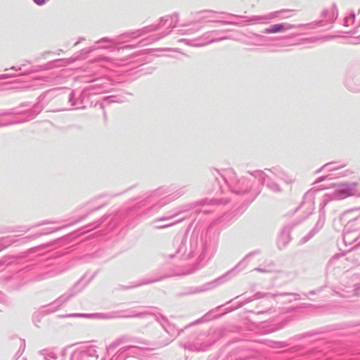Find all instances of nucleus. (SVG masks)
<instances>
[{
    "instance_id": "1",
    "label": "nucleus",
    "mask_w": 360,
    "mask_h": 360,
    "mask_svg": "<svg viewBox=\"0 0 360 360\" xmlns=\"http://www.w3.org/2000/svg\"><path fill=\"white\" fill-rule=\"evenodd\" d=\"M288 29V27H285L283 24H276L270 26L269 27L266 29V33H276L282 32L285 30Z\"/></svg>"
},
{
    "instance_id": "2",
    "label": "nucleus",
    "mask_w": 360,
    "mask_h": 360,
    "mask_svg": "<svg viewBox=\"0 0 360 360\" xmlns=\"http://www.w3.org/2000/svg\"><path fill=\"white\" fill-rule=\"evenodd\" d=\"M35 3L39 5H41L45 3L46 0H34Z\"/></svg>"
}]
</instances>
